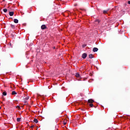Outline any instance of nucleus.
<instances>
[{
  "instance_id": "14",
  "label": "nucleus",
  "mask_w": 130,
  "mask_h": 130,
  "mask_svg": "<svg viewBox=\"0 0 130 130\" xmlns=\"http://www.w3.org/2000/svg\"><path fill=\"white\" fill-rule=\"evenodd\" d=\"M16 94H17V92H16V91H12V95H16Z\"/></svg>"
},
{
  "instance_id": "1",
  "label": "nucleus",
  "mask_w": 130,
  "mask_h": 130,
  "mask_svg": "<svg viewBox=\"0 0 130 130\" xmlns=\"http://www.w3.org/2000/svg\"><path fill=\"white\" fill-rule=\"evenodd\" d=\"M42 30H44L45 29L47 28V27H46V26L44 24L42 25L41 27Z\"/></svg>"
},
{
  "instance_id": "21",
  "label": "nucleus",
  "mask_w": 130,
  "mask_h": 130,
  "mask_svg": "<svg viewBox=\"0 0 130 130\" xmlns=\"http://www.w3.org/2000/svg\"><path fill=\"white\" fill-rule=\"evenodd\" d=\"M63 124L64 125H66V124H67V122H65L64 121L63 122Z\"/></svg>"
},
{
  "instance_id": "28",
  "label": "nucleus",
  "mask_w": 130,
  "mask_h": 130,
  "mask_svg": "<svg viewBox=\"0 0 130 130\" xmlns=\"http://www.w3.org/2000/svg\"><path fill=\"white\" fill-rule=\"evenodd\" d=\"M0 109H2V107L0 106Z\"/></svg>"
},
{
  "instance_id": "12",
  "label": "nucleus",
  "mask_w": 130,
  "mask_h": 130,
  "mask_svg": "<svg viewBox=\"0 0 130 130\" xmlns=\"http://www.w3.org/2000/svg\"><path fill=\"white\" fill-rule=\"evenodd\" d=\"M34 122H35L36 123H38V120L36 118H35L34 120Z\"/></svg>"
},
{
  "instance_id": "6",
  "label": "nucleus",
  "mask_w": 130,
  "mask_h": 130,
  "mask_svg": "<svg viewBox=\"0 0 130 130\" xmlns=\"http://www.w3.org/2000/svg\"><path fill=\"white\" fill-rule=\"evenodd\" d=\"M93 57H94V55H93V54H89V58H93Z\"/></svg>"
},
{
  "instance_id": "24",
  "label": "nucleus",
  "mask_w": 130,
  "mask_h": 130,
  "mask_svg": "<svg viewBox=\"0 0 130 130\" xmlns=\"http://www.w3.org/2000/svg\"><path fill=\"white\" fill-rule=\"evenodd\" d=\"M96 22H98V23H99V20H96Z\"/></svg>"
},
{
  "instance_id": "10",
  "label": "nucleus",
  "mask_w": 130,
  "mask_h": 130,
  "mask_svg": "<svg viewBox=\"0 0 130 130\" xmlns=\"http://www.w3.org/2000/svg\"><path fill=\"white\" fill-rule=\"evenodd\" d=\"M75 76L76 78H80V74L79 73H76V75H75Z\"/></svg>"
},
{
  "instance_id": "13",
  "label": "nucleus",
  "mask_w": 130,
  "mask_h": 130,
  "mask_svg": "<svg viewBox=\"0 0 130 130\" xmlns=\"http://www.w3.org/2000/svg\"><path fill=\"white\" fill-rule=\"evenodd\" d=\"M3 95H4V96H7V91H5L3 92Z\"/></svg>"
},
{
  "instance_id": "5",
  "label": "nucleus",
  "mask_w": 130,
  "mask_h": 130,
  "mask_svg": "<svg viewBox=\"0 0 130 130\" xmlns=\"http://www.w3.org/2000/svg\"><path fill=\"white\" fill-rule=\"evenodd\" d=\"M13 21L16 24L19 23V20L17 19H14Z\"/></svg>"
},
{
  "instance_id": "16",
  "label": "nucleus",
  "mask_w": 130,
  "mask_h": 130,
  "mask_svg": "<svg viewBox=\"0 0 130 130\" xmlns=\"http://www.w3.org/2000/svg\"><path fill=\"white\" fill-rule=\"evenodd\" d=\"M108 12V10H104L103 14H107Z\"/></svg>"
},
{
  "instance_id": "7",
  "label": "nucleus",
  "mask_w": 130,
  "mask_h": 130,
  "mask_svg": "<svg viewBox=\"0 0 130 130\" xmlns=\"http://www.w3.org/2000/svg\"><path fill=\"white\" fill-rule=\"evenodd\" d=\"M54 111H55V108H52L51 109V112L53 113V112H54Z\"/></svg>"
},
{
  "instance_id": "3",
  "label": "nucleus",
  "mask_w": 130,
  "mask_h": 130,
  "mask_svg": "<svg viewBox=\"0 0 130 130\" xmlns=\"http://www.w3.org/2000/svg\"><path fill=\"white\" fill-rule=\"evenodd\" d=\"M88 103H90V104L93 103L94 100L89 99V100H88Z\"/></svg>"
},
{
  "instance_id": "15",
  "label": "nucleus",
  "mask_w": 130,
  "mask_h": 130,
  "mask_svg": "<svg viewBox=\"0 0 130 130\" xmlns=\"http://www.w3.org/2000/svg\"><path fill=\"white\" fill-rule=\"evenodd\" d=\"M89 106L90 107H95L94 106V105H93V104H89Z\"/></svg>"
},
{
  "instance_id": "17",
  "label": "nucleus",
  "mask_w": 130,
  "mask_h": 130,
  "mask_svg": "<svg viewBox=\"0 0 130 130\" xmlns=\"http://www.w3.org/2000/svg\"><path fill=\"white\" fill-rule=\"evenodd\" d=\"M17 121L18 122L21 121V118H17Z\"/></svg>"
},
{
  "instance_id": "27",
  "label": "nucleus",
  "mask_w": 130,
  "mask_h": 130,
  "mask_svg": "<svg viewBox=\"0 0 130 130\" xmlns=\"http://www.w3.org/2000/svg\"><path fill=\"white\" fill-rule=\"evenodd\" d=\"M24 103H27V101H24Z\"/></svg>"
},
{
  "instance_id": "9",
  "label": "nucleus",
  "mask_w": 130,
  "mask_h": 130,
  "mask_svg": "<svg viewBox=\"0 0 130 130\" xmlns=\"http://www.w3.org/2000/svg\"><path fill=\"white\" fill-rule=\"evenodd\" d=\"M9 15L12 17V16H14V12H10Z\"/></svg>"
},
{
  "instance_id": "29",
  "label": "nucleus",
  "mask_w": 130,
  "mask_h": 130,
  "mask_svg": "<svg viewBox=\"0 0 130 130\" xmlns=\"http://www.w3.org/2000/svg\"><path fill=\"white\" fill-rule=\"evenodd\" d=\"M10 45H12V44H10Z\"/></svg>"
},
{
  "instance_id": "11",
  "label": "nucleus",
  "mask_w": 130,
  "mask_h": 130,
  "mask_svg": "<svg viewBox=\"0 0 130 130\" xmlns=\"http://www.w3.org/2000/svg\"><path fill=\"white\" fill-rule=\"evenodd\" d=\"M23 99L24 100H28L29 99V96H26V97L24 96Z\"/></svg>"
},
{
  "instance_id": "8",
  "label": "nucleus",
  "mask_w": 130,
  "mask_h": 130,
  "mask_svg": "<svg viewBox=\"0 0 130 130\" xmlns=\"http://www.w3.org/2000/svg\"><path fill=\"white\" fill-rule=\"evenodd\" d=\"M10 26H11V28H12V29H15V28H16V27H15V25H14V24H10Z\"/></svg>"
},
{
  "instance_id": "26",
  "label": "nucleus",
  "mask_w": 130,
  "mask_h": 130,
  "mask_svg": "<svg viewBox=\"0 0 130 130\" xmlns=\"http://www.w3.org/2000/svg\"><path fill=\"white\" fill-rule=\"evenodd\" d=\"M53 49H55V47H53Z\"/></svg>"
},
{
  "instance_id": "30",
  "label": "nucleus",
  "mask_w": 130,
  "mask_h": 130,
  "mask_svg": "<svg viewBox=\"0 0 130 130\" xmlns=\"http://www.w3.org/2000/svg\"><path fill=\"white\" fill-rule=\"evenodd\" d=\"M3 2H5V0H4Z\"/></svg>"
},
{
  "instance_id": "4",
  "label": "nucleus",
  "mask_w": 130,
  "mask_h": 130,
  "mask_svg": "<svg viewBox=\"0 0 130 130\" xmlns=\"http://www.w3.org/2000/svg\"><path fill=\"white\" fill-rule=\"evenodd\" d=\"M92 51H93V52H96L97 51H98V48L94 47L93 48Z\"/></svg>"
},
{
  "instance_id": "19",
  "label": "nucleus",
  "mask_w": 130,
  "mask_h": 130,
  "mask_svg": "<svg viewBox=\"0 0 130 130\" xmlns=\"http://www.w3.org/2000/svg\"><path fill=\"white\" fill-rule=\"evenodd\" d=\"M86 46H87V44H84L83 45H82V47L83 48L86 47Z\"/></svg>"
},
{
  "instance_id": "2",
  "label": "nucleus",
  "mask_w": 130,
  "mask_h": 130,
  "mask_svg": "<svg viewBox=\"0 0 130 130\" xmlns=\"http://www.w3.org/2000/svg\"><path fill=\"white\" fill-rule=\"evenodd\" d=\"M82 58H83L84 59H85V58H86L87 57V54L85 53H84L82 55Z\"/></svg>"
},
{
  "instance_id": "25",
  "label": "nucleus",
  "mask_w": 130,
  "mask_h": 130,
  "mask_svg": "<svg viewBox=\"0 0 130 130\" xmlns=\"http://www.w3.org/2000/svg\"><path fill=\"white\" fill-rule=\"evenodd\" d=\"M11 36H12V37H14V35L11 34Z\"/></svg>"
},
{
  "instance_id": "23",
  "label": "nucleus",
  "mask_w": 130,
  "mask_h": 130,
  "mask_svg": "<svg viewBox=\"0 0 130 130\" xmlns=\"http://www.w3.org/2000/svg\"><path fill=\"white\" fill-rule=\"evenodd\" d=\"M128 5H130V1H128Z\"/></svg>"
},
{
  "instance_id": "22",
  "label": "nucleus",
  "mask_w": 130,
  "mask_h": 130,
  "mask_svg": "<svg viewBox=\"0 0 130 130\" xmlns=\"http://www.w3.org/2000/svg\"><path fill=\"white\" fill-rule=\"evenodd\" d=\"M33 127H34V125H32V126H30L31 128H33Z\"/></svg>"
},
{
  "instance_id": "18",
  "label": "nucleus",
  "mask_w": 130,
  "mask_h": 130,
  "mask_svg": "<svg viewBox=\"0 0 130 130\" xmlns=\"http://www.w3.org/2000/svg\"><path fill=\"white\" fill-rule=\"evenodd\" d=\"M3 11L4 12V13H7V12H8V9H4L3 10Z\"/></svg>"
},
{
  "instance_id": "20",
  "label": "nucleus",
  "mask_w": 130,
  "mask_h": 130,
  "mask_svg": "<svg viewBox=\"0 0 130 130\" xmlns=\"http://www.w3.org/2000/svg\"><path fill=\"white\" fill-rule=\"evenodd\" d=\"M16 108H17L18 110H21V108H20V106H17L16 107Z\"/></svg>"
}]
</instances>
